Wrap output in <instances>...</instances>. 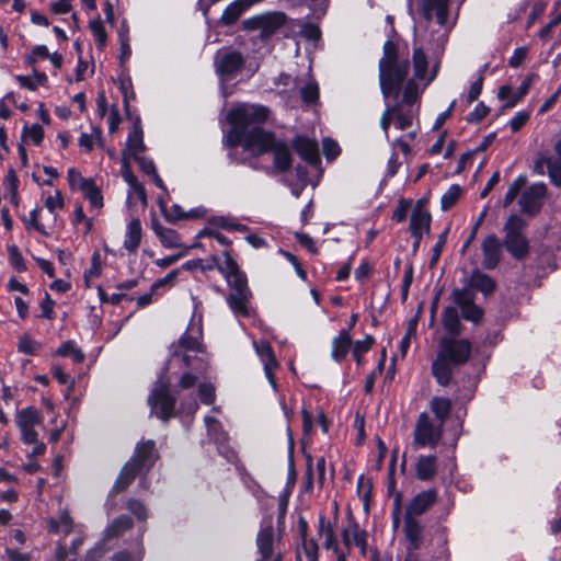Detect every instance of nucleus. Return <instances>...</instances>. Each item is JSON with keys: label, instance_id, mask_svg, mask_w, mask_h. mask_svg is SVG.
<instances>
[{"label": "nucleus", "instance_id": "nucleus-8", "mask_svg": "<svg viewBox=\"0 0 561 561\" xmlns=\"http://www.w3.org/2000/svg\"><path fill=\"white\" fill-rule=\"evenodd\" d=\"M245 64L243 55L234 48L222 47L214 57L215 72L219 78L220 90L225 98L232 93L227 85L241 72Z\"/></svg>", "mask_w": 561, "mask_h": 561}, {"label": "nucleus", "instance_id": "nucleus-10", "mask_svg": "<svg viewBox=\"0 0 561 561\" xmlns=\"http://www.w3.org/2000/svg\"><path fill=\"white\" fill-rule=\"evenodd\" d=\"M148 403L151 408V414L164 422L174 415L176 398L171 393L169 381L164 376H159L149 397Z\"/></svg>", "mask_w": 561, "mask_h": 561}, {"label": "nucleus", "instance_id": "nucleus-13", "mask_svg": "<svg viewBox=\"0 0 561 561\" xmlns=\"http://www.w3.org/2000/svg\"><path fill=\"white\" fill-rule=\"evenodd\" d=\"M230 287V294L227 302L236 316H250L249 302L252 293L248 286V279L244 273L237 274L236 277H229L227 280Z\"/></svg>", "mask_w": 561, "mask_h": 561}, {"label": "nucleus", "instance_id": "nucleus-37", "mask_svg": "<svg viewBox=\"0 0 561 561\" xmlns=\"http://www.w3.org/2000/svg\"><path fill=\"white\" fill-rule=\"evenodd\" d=\"M133 519L127 515H121L115 518L110 526L105 529L104 540H110L114 537H118L126 530L131 528Z\"/></svg>", "mask_w": 561, "mask_h": 561}, {"label": "nucleus", "instance_id": "nucleus-26", "mask_svg": "<svg viewBox=\"0 0 561 561\" xmlns=\"http://www.w3.org/2000/svg\"><path fill=\"white\" fill-rule=\"evenodd\" d=\"M437 457L434 455H421L415 463V476L421 481H431L437 473Z\"/></svg>", "mask_w": 561, "mask_h": 561}, {"label": "nucleus", "instance_id": "nucleus-42", "mask_svg": "<svg viewBox=\"0 0 561 561\" xmlns=\"http://www.w3.org/2000/svg\"><path fill=\"white\" fill-rule=\"evenodd\" d=\"M527 178L525 175H518L508 186L507 192L503 198V206L507 207L519 194L520 190L526 185Z\"/></svg>", "mask_w": 561, "mask_h": 561}, {"label": "nucleus", "instance_id": "nucleus-36", "mask_svg": "<svg viewBox=\"0 0 561 561\" xmlns=\"http://www.w3.org/2000/svg\"><path fill=\"white\" fill-rule=\"evenodd\" d=\"M211 260L217 264L218 270L225 276L226 280H229V277H236L237 274L243 273L239 270L237 262L231 257L228 250L224 252L222 262H219V259L216 255H213Z\"/></svg>", "mask_w": 561, "mask_h": 561}, {"label": "nucleus", "instance_id": "nucleus-38", "mask_svg": "<svg viewBox=\"0 0 561 561\" xmlns=\"http://www.w3.org/2000/svg\"><path fill=\"white\" fill-rule=\"evenodd\" d=\"M431 410L435 415L434 421L444 426L451 410V402L446 398L435 397L431 401Z\"/></svg>", "mask_w": 561, "mask_h": 561}, {"label": "nucleus", "instance_id": "nucleus-32", "mask_svg": "<svg viewBox=\"0 0 561 561\" xmlns=\"http://www.w3.org/2000/svg\"><path fill=\"white\" fill-rule=\"evenodd\" d=\"M318 531L321 537L324 538L323 547L327 550H332L333 552H339V543L336 537L334 535L333 525L331 522L327 520L323 515L319 517V526Z\"/></svg>", "mask_w": 561, "mask_h": 561}, {"label": "nucleus", "instance_id": "nucleus-16", "mask_svg": "<svg viewBox=\"0 0 561 561\" xmlns=\"http://www.w3.org/2000/svg\"><path fill=\"white\" fill-rule=\"evenodd\" d=\"M546 192L547 187L542 182L535 183L523 192L518 202L522 213L536 214L541 207Z\"/></svg>", "mask_w": 561, "mask_h": 561}, {"label": "nucleus", "instance_id": "nucleus-43", "mask_svg": "<svg viewBox=\"0 0 561 561\" xmlns=\"http://www.w3.org/2000/svg\"><path fill=\"white\" fill-rule=\"evenodd\" d=\"M158 203L161 211L163 213L165 219L170 222H174L181 219H184L185 216H192L191 214H185L180 205H172L170 209L167 208L165 203L161 197L158 198Z\"/></svg>", "mask_w": 561, "mask_h": 561}, {"label": "nucleus", "instance_id": "nucleus-35", "mask_svg": "<svg viewBox=\"0 0 561 561\" xmlns=\"http://www.w3.org/2000/svg\"><path fill=\"white\" fill-rule=\"evenodd\" d=\"M543 168H547L550 181L556 186H561V163L552 157L542 158L537 162L536 169H540L539 173L543 174Z\"/></svg>", "mask_w": 561, "mask_h": 561}, {"label": "nucleus", "instance_id": "nucleus-63", "mask_svg": "<svg viewBox=\"0 0 561 561\" xmlns=\"http://www.w3.org/2000/svg\"><path fill=\"white\" fill-rule=\"evenodd\" d=\"M24 130L27 137L35 144L39 145L44 138V129L38 124H33L31 127L25 126Z\"/></svg>", "mask_w": 561, "mask_h": 561}, {"label": "nucleus", "instance_id": "nucleus-57", "mask_svg": "<svg viewBox=\"0 0 561 561\" xmlns=\"http://www.w3.org/2000/svg\"><path fill=\"white\" fill-rule=\"evenodd\" d=\"M49 56V51H48V48L47 46L45 45H36L33 49H32V53L26 56L25 58V62L27 65H35L37 62V60L39 59H46L48 58Z\"/></svg>", "mask_w": 561, "mask_h": 561}, {"label": "nucleus", "instance_id": "nucleus-28", "mask_svg": "<svg viewBox=\"0 0 561 561\" xmlns=\"http://www.w3.org/2000/svg\"><path fill=\"white\" fill-rule=\"evenodd\" d=\"M48 531L56 535L68 536L73 530V520L68 511L62 510L57 517L47 519Z\"/></svg>", "mask_w": 561, "mask_h": 561}, {"label": "nucleus", "instance_id": "nucleus-54", "mask_svg": "<svg viewBox=\"0 0 561 561\" xmlns=\"http://www.w3.org/2000/svg\"><path fill=\"white\" fill-rule=\"evenodd\" d=\"M127 508L136 516L140 522H145L148 518V511L145 504L136 499H130L127 503Z\"/></svg>", "mask_w": 561, "mask_h": 561}, {"label": "nucleus", "instance_id": "nucleus-15", "mask_svg": "<svg viewBox=\"0 0 561 561\" xmlns=\"http://www.w3.org/2000/svg\"><path fill=\"white\" fill-rule=\"evenodd\" d=\"M207 434L209 438L217 445L219 454H221L229 462H233L237 458V455L233 449H231L226 442L228 440V435L224 431L221 423L213 417L205 416L204 419Z\"/></svg>", "mask_w": 561, "mask_h": 561}, {"label": "nucleus", "instance_id": "nucleus-11", "mask_svg": "<svg viewBox=\"0 0 561 561\" xmlns=\"http://www.w3.org/2000/svg\"><path fill=\"white\" fill-rule=\"evenodd\" d=\"M525 221L517 215L508 217L504 225V245L513 257L520 260L528 253V242L523 230Z\"/></svg>", "mask_w": 561, "mask_h": 561}, {"label": "nucleus", "instance_id": "nucleus-64", "mask_svg": "<svg viewBox=\"0 0 561 561\" xmlns=\"http://www.w3.org/2000/svg\"><path fill=\"white\" fill-rule=\"evenodd\" d=\"M440 546L437 548L434 556L435 561H449L450 552L447 548V538L444 534L439 536Z\"/></svg>", "mask_w": 561, "mask_h": 561}, {"label": "nucleus", "instance_id": "nucleus-53", "mask_svg": "<svg viewBox=\"0 0 561 561\" xmlns=\"http://www.w3.org/2000/svg\"><path fill=\"white\" fill-rule=\"evenodd\" d=\"M119 90L123 94V104L125 112L129 114V98H135V92L131 89L130 79H119Z\"/></svg>", "mask_w": 561, "mask_h": 561}, {"label": "nucleus", "instance_id": "nucleus-50", "mask_svg": "<svg viewBox=\"0 0 561 561\" xmlns=\"http://www.w3.org/2000/svg\"><path fill=\"white\" fill-rule=\"evenodd\" d=\"M101 129L93 127L92 134L82 133L78 139L79 146L85 151H92L94 147V139H101Z\"/></svg>", "mask_w": 561, "mask_h": 561}, {"label": "nucleus", "instance_id": "nucleus-1", "mask_svg": "<svg viewBox=\"0 0 561 561\" xmlns=\"http://www.w3.org/2000/svg\"><path fill=\"white\" fill-rule=\"evenodd\" d=\"M449 1L422 0L423 21L414 26L413 36L414 76L405 84L403 100L387 106L380 118V126L387 139L391 122H394L399 130L412 125L416 113L414 103L419 96L416 81L424 80L427 85L437 76L449 33L456 24V18H449Z\"/></svg>", "mask_w": 561, "mask_h": 561}, {"label": "nucleus", "instance_id": "nucleus-2", "mask_svg": "<svg viewBox=\"0 0 561 561\" xmlns=\"http://www.w3.org/2000/svg\"><path fill=\"white\" fill-rule=\"evenodd\" d=\"M268 117V110L263 105L240 104L227 115L231 125L226 136V145L233 149L241 145L250 156H260L272 151L274 165L279 172H286L291 167V154L288 147L276 141L274 135L265 131L260 124Z\"/></svg>", "mask_w": 561, "mask_h": 561}, {"label": "nucleus", "instance_id": "nucleus-61", "mask_svg": "<svg viewBox=\"0 0 561 561\" xmlns=\"http://www.w3.org/2000/svg\"><path fill=\"white\" fill-rule=\"evenodd\" d=\"M179 276V270H173L168 273L164 277L157 279L151 286L152 291H158L160 288L169 286L171 287Z\"/></svg>", "mask_w": 561, "mask_h": 561}, {"label": "nucleus", "instance_id": "nucleus-3", "mask_svg": "<svg viewBox=\"0 0 561 561\" xmlns=\"http://www.w3.org/2000/svg\"><path fill=\"white\" fill-rule=\"evenodd\" d=\"M472 344L468 339L442 336L438 350L432 363V374L437 383L446 387L451 382L454 373L470 358Z\"/></svg>", "mask_w": 561, "mask_h": 561}, {"label": "nucleus", "instance_id": "nucleus-39", "mask_svg": "<svg viewBox=\"0 0 561 561\" xmlns=\"http://www.w3.org/2000/svg\"><path fill=\"white\" fill-rule=\"evenodd\" d=\"M156 234L160 238L161 243L167 248H175L180 244L179 236L175 230L164 228L160 224L152 225Z\"/></svg>", "mask_w": 561, "mask_h": 561}, {"label": "nucleus", "instance_id": "nucleus-31", "mask_svg": "<svg viewBox=\"0 0 561 561\" xmlns=\"http://www.w3.org/2000/svg\"><path fill=\"white\" fill-rule=\"evenodd\" d=\"M80 190L82 191L84 198L89 201L91 207L95 209H101L103 207L101 190L96 186L95 181L92 178L82 180Z\"/></svg>", "mask_w": 561, "mask_h": 561}, {"label": "nucleus", "instance_id": "nucleus-47", "mask_svg": "<svg viewBox=\"0 0 561 561\" xmlns=\"http://www.w3.org/2000/svg\"><path fill=\"white\" fill-rule=\"evenodd\" d=\"M39 348L41 344L31 339L27 334H24L19 339L18 351L20 353L35 355Z\"/></svg>", "mask_w": 561, "mask_h": 561}, {"label": "nucleus", "instance_id": "nucleus-22", "mask_svg": "<svg viewBox=\"0 0 561 561\" xmlns=\"http://www.w3.org/2000/svg\"><path fill=\"white\" fill-rule=\"evenodd\" d=\"M437 499L436 489H428L416 494L409 506L407 507V515L415 517L422 515L432 506Z\"/></svg>", "mask_w": 561, "mask_h": 561}, {"label": "nucleus", "instance_id": "nucleus-19", "mask_svg": "<svg viewBox=\"0 0 561 561\" xmlns=\"http://www.w3.org/2000/svg\"><path fill=\"white\" fill-rule=\"evenodd\" d=\"M432 216L426 209L422 201H419L411 214L409 230L411 236L423 238L424 234H430Z\"/></svg>", "mask_w": 561, "mask_h": 561}, {"label": "nucleus", "instance_id": "nucleus-34", "mask_svg": "<svg viewBox=\"0 0 561 561\" xmlns=\"http://www.w3.org/2000/svg\"><path fill=\"white\" fill-rule=\"evenodd\" d=\"M43 422V415L39 410L34 407H27L18 411L16 425L18 427L36 426Z\"/></svg>", "mask_w": 561, "mask_h": 561}, {"label": "nucleus", "instance_id": "nucleus-48", "mask_svg": "<svg viewBox=\"0 0 561 561\" xmlns=\"http://www.w3.org/2000/svg\"><path fill=\"white\" fill-rule=\"evenodd\" d=\"M301 548L307 561H318L319 546L314 539H308L302 535Z\"/></svg>", "mask_w": 561, "mask_h": 561}, {"label": "nucleus", "instance_id": "nucleus-41", "mask_svg": "<svg viewBox=\"0 0 561 561\" xmlns=\"http://www.w3.org/2000/svg\"><path fill=\"white\" fill-rule=\"evenodd\" d=\"M56 354L61 357L70 356L76 364L82 363L84 359L83 352L77 347L73 341L64 342L57 348Z\"/></svg>", "mask_w": 561, "mask_h": 561}, {"label": "nucleus", "instance_id": "nucleus-9", "mask_svg": "<svg viewBox=\"0 0 561 561\" xmlns=\"http://www.w3.org/2000/svg\"><path fill=\"white\" fill-rule=\"evenodd\" d=\"M202 327L199 323H191L185 331V333L179 340V347L185 351L183 355H180L178 351H173L169 365H172L178 359H180L183 365L187 368H192L195 370H202V366L206 365L202 357L191 356L188 352H194L195 354L204 355L203 346L201 343L202 339Z\"/></svg>", "mask_w": 561, "mask_h": 561}, {"label": "nucleus", "instance_id": "nucleus-24", "mask_svg": "<svg viewBox=\"0 0 561 561\" xmlns=\"http://www.w3.org/2000/svg\"><path fill=\"white\" fill-rule=\"evenodd\" d=\"M146 146L144 144V135H142V128L140 125L139 117L133 125L131 130L128 134L127 141H126V148L123 151H126L127 158H136L137 156H141V153L145 151Z\"/></svg>", "mask_w": 561, "mask_h": 561}, {"label": "nucleus", "instance_id": "nucleus-40", "mask_svg": "<svg viewBox=\"0 0 561 561\" xmlns=\"http://www.w3.org/2000/svg\"><path fill=\"white\" fill-rule=\"evenodd\" d=\"M247 10L243 2L241 0H236L231 2L224 11L220 21L225 25L233 24L241 14Z\"/></svg>", "mask_w": 561, "mask_h": 561}, {"label": "nucleus", "instance_id": "nucleus-7", "mask_svg": "<svg viewBox=\"0 0 561 561\" xmlns=\"http://www.w3.org/2000/svg\"><path fill=\"white\" fill-rule=\"evenodd\" d=\"M275 87L278 94L289 106H295L299 96L306 104H314L319 99V85L310 77L301 84L300 79L280 73L275 80Z\"/></svg>", "mask_w": 561, "mask_h": 561}, {"label": "nucleus", "instance_id": "nucleus-58", "mask_svg": "<svg viewBox=\"0 0 561 561\" xmlns=\"http://www.w3.org/2000/svg\"><path fill=\"white\" fill-rule=\"evenodd\" d=\"M411 202L405 198H400L398 205L392 214V219L397 222H403L407 219Z\"/></svg>", "mask_w": 561, "mask_h": 561}, {"label": "nucleus", "instance_id": "nucleus-23", "mask_svg": "<svg viewBox=\"0 0 561 561\" xmlns=\"http://www.w3.org/2000/svg\"><path fill=\"white\" fill-rule=\"evenodd\" d=\"M483 266L493 270L501 259V243L495 234L488 236L482 243Z\"/></svg>", "mask_w": 561, "mask_h": 561}, {"label": "nucleus", "instance_id": "nucleus-20", "mask_svg": "<svg viewBox=\"0 0 561 561\" xmlns=\"http://www.w3.org/2000/svg\"><path fill=\"white\" fill-rule=\"evenodd\" d=\"M341 537L347 550L354 545L359 548L363 556H366L368 534L356 522H351L347 527L343 528Z\"/></svg>", "mask_w": 561, "mask_h": 561}, {"label": "nucleus", "instance_id": "nucleus-59", "mask_svg": "<svg viewBox=\"0 0 561 561\" xmlns=\"http://www.w3.org/2000/svg\"><path fill=\"white\" fill-rule=\"evenodd\" d=\"M323 153L328 160H334L340 154V146L331 138L323 139Z\"/></svg>", "mask_w": 561, "mask_h": 561}, {"label": "nucleus", "instance_id": "nucleus-51", "mask_svg": "<svg viewBox=\"0 0 561 561\" xmlns=\"http://www.w3.org/2000/svg\"><path fill=\"white\" fill-rule=\"evenodd\" d=\"M198 396L203 404H213L216 398L215 387L209 382H203L198 386Z\"/></svg>", "mask_w": 561, "mask_h": 561}, {"label": "nucleus", "instance_id": "nucleus-52", "mask_svg": "<svg viewBox=\"0 0 561 561\" xmlns=\"http://www.w3.org/2000/svg\"><path fill=\"white\" fill-rule=\"evenodd\" d=\"M64 206L65 203L60 191H56L55 195H49L45 199V207L53 215H56L57 210H61Z\"/></svg>", "mask_w": 561, "mask_h": 561}, {"label": "nucleus", "instance_id": "nucleus-17", "mask_svg": "<svg viewBox=\"0 0 561 561\" xmlns=\"http://www.w3.org/2000/svg\"><path fill=\"white\" fill-rule=\"evenodd\" d=\"M256 547L261 554L260 559L283 561L282 552L274 551V529L271 523L261 527L256 537Z\"/></svg>", "mask_w": 561, "mask_h": 561}, {"label": "nucleus", "instance_id": "nucleus-33", "mask_svg": "<svg viewBox=\"0 0 561 561\" xmlns=\"http://www.w3.org/2000/svg\"><path fill=\"white\" fill-rule=\"evenodd\" d=\"M141 241V224L139 219H133L128 225L125 232L124 248L128 252H135Z\"/></svg>", "mask_w": 561, "mask_h": 561}, {"label": "nucleus", "instance_id": "nucleus-12", "mask_svg": "<svg viewBox=\"0 0 561 561\" xmlns=\"http://www.w3.org/2000/svg\"><path fill=\"white\" fill-rule=\"evenodd\" d=\"M443 436V425L422 412L413 431V443L417 448H435Z\"/></svg>", "mask_w": 561, "mask_h": 561}, {"label": "nucleus", "instance_id": "nucleus-29", "mask_svg": "<svg viewBox=\"0 0 561 561\" xmlns=\"http://www.w3.org/2000/svg\"><path fill=\"white\" fill-rule=\"evenodd\" d=\"M422 526L420 522L412 516L407 515L404 519V534L409 541V549L416 550L421 546Z\"/></svg>", "mask_w": 561, "mask_h": 561}, {"label": "nucleus", "instance_id": "nucleus-60", "mask_svg": "<svg viewBox=\"0 0 561 561\" xmlns=\"http://www.w3.org/2000/svg\"><path fill=\"white\" fill-rule=\"evenodd\" d=\"M4 186L11 193L12 201L16 198L19 179L14 170H9L4 178Z\"/></svg>", "mask_w": 561, "mask_h": 561}, {"label": "nucleus", "instance_id": "nucleus-30", "mask_svg": "<svg viewBox=\"0 0 561 561\" xmlns=\"http://www.w3.org/2000/svg\"><path fill=\"white\" fill-rule=\"evenodd\" d=\"M352 345L351 334L348 330H342L332 341L331 356L335 362H341L347 355Z\"/></svg>", "mask_w": 561, "mask_h": 561}, {"label": "nucleus", "instance_id": "nucleus-21", "mask_svg": "<svg viewBox=\"0 0 561 561\" xmlns=\"http://www.w3.org/2000/svg\"><path fill=\"white\" fill-rule=\"evenodd\" d=\"M293 146L300 158L309 164L314 165L320 162L319 148L314 140L304 136H297L293 141Z\"/></svg>", "mask_w": 561, "mask_h": 561}, {"label": "nucleus", "instance_id": "nucleus-49", "mask_svg": "<svg viewBox=\"0 0 561 561\" xmlns=\"http://www.w3.org/2000/svg\"><path fill=\"white\" fill-rule=\"evenodd\" d=\"M102 273V263H101V255L99 252H94L91 257V265L90 267L84 272V280L88 284L90 279L96 278Z\"/></svg>", "mask_w": 561, "mask_h": 561}, {"label": "nucleus", "instance_id": "nucleus-14", "mask_svg": "<svg viewBox=\"0 0 561 561\" xmlns=\"http://www.w3.org/2000/svg\"><path fill=\"white\" fill-rule=\"evenodd\" d=\"M286 20L287 18L283 12H267L244 20L242 26L247 31L260 30V37L266 39L284 26Z\"/></svg>", "mask_w": 561, "mask_h": 561}, {"label": "nucleus", "instance_id": "nucleus-4", "mask_svg": "<svg viewBox=\"0 0 561 561\" xmlns=\"http://www.w3.org/2000/svg\"><path fill=\"white\" fill-rule=\"evenodd\" d=\"M410 71V62L397 54V46L393 42L387 41L383 44V56L379 60V83L381 93L388 99L392 93L396 99L402 83Z\"/></svg>", "mask_w": 561, "mask_h": 561}, {"label": "nucleus", "instance_id": "nucleus-44", "mask_svg": "<svg viewBox=\"0 0 561 561\" xmlns=\"http://www.w3.org/2000/svg\"><path fill=\"white\" fill-rule=\"evenodd\" d=\"M461 195V187L458 184H453L440 198V206L443 210L451 208Z\"/></svg>", "mask_w": 561, "mask_h": 561}, {"label": "nucleus", "instance_id": "nucleus-27", "mask_svg": "<svg viewBox=\"0 0 561 561\" xmlns=\"http://www.w3.org/2000/svg\"><path fill=\"white\" fill-rule=\"evenodd\" d=\"M146 531V527H141L136 540L133 542L130 549L118 551L113 556V561H141L145 554V548L142 543V536Z\"/></svg>", "mask_w": 561, "mask_h": 561}, {"label": "nucleus", "instance_id": "nucleus-45", "mask_svg": "<svg viewBox=\"0 0 561 561\" xmlns=\"http://www.w3.org/2000/svg\"><path fill=\"white\" fill-rule=\"evenodd\" d=\"M8 252L9 261L13 268L19 273L25 272L27 267L19 248L15 244L9 245Z\"/></svg>", "mask_w": 561, "mask_h": 561}, {"label": "nucleus", "instance_id": "nucleus-62", "mask_svg": "<svg viewBox=\"0 0 561 561\" xmlns=\"http://www.w3.org/2000/svg\"><path fill=\"white\" fill-rule=\"evenodd\" d=\"M529 117L530 113L528 111L517 112L508 123L512 131H518L528 122Z\"/></svg>", "mask_w": 561, "mask_h": 561}, {"label": "nucleus", "instance_id": "nucleus-56", "mask_svg": "<svg viewBox=\"0 0 561 561\" xmlns=\"http://www.w3.org/2000/svg\"><path fill=\"white\" fill-rule=\"evenodd\" d=\"M122 176L124 181L128 184V186H131L133 184H136L138 182V179L133 173L130 165H129V158L126 157V151L122 152Z\"/></svg>", "mask_w": 561, "mask_h": 561}, {"label": "nucleus", "instance_id": "nucleus-5", "mask_svg": "<svg viewBox=\"0 0 561 561\" xmlns=\"http://www.w3.org/2000/svg\"><path fill=\"white\" fill-rule=\"evenodd\" d=\"M470 285L471 287L455 289L451 297L454 304L459 307L461 317L477 324L482 320L484 311L474 304L476 295L472 288L484 295H490L495 290L496 285L491 276L478 271L472 273Z\"/></svg>", "mask_w": 561, "mask_h": 561}, {"label": "nucleus", "instance_id": "nucleus-25", "mask_svg": "<svg viewBox=\"0 0 561 561\" xmlns=\"http://www.w3.org/2000/svg\"><path fill=\"white\" fill-rule=\"evenodd\" d=\"M457 308V306H448L444 308L442 313V324L445 330V334L443 336L459 337L461 335L462 324Z\"/></svg>", "mask_w": 561, "mask_h": 561}, {"label": "nucleus", "instance_id": "nucleus-46", "mask_svg": "<svg viewBox=\"0 0 561 561\" xmlns=\"http://www.w3.org/2000/svg\"><path fill=\"white\" fill-rule=\"evenodd\" d=\"M89 26H90V30H91L93 36L98 41L99 48L102 49L105 46L106 39H107L106 31H105L102 20L100 18L96 20H93L90 22Z\"/></svg>", "mask_w": 561, "mask_h": 561}, {"label": "nucleus", "instance_id": "nucleus-18", "mask_svg": "<svg viewBox=\"0 0 561 561\" xmlns=\"http://www.w3.org/2000/svg\"><path fill=\"white\" fill-rule=\"evenodd\" d=\"M253 347L263 364L264 373L268 382L271 383L272 388L277 391V382L274 377V369L278 367V363L274 356L270 343L266 341L257 342L254 340Z\"/></svg>", "mask_w": 561, "mask_h": 561}, {"label": "nucleus", "instance_id": "nucleus-6", "mask_svg": "<svg viewBox=\"0 0 561 561\" xmlns=\"http://www.w3.org/2000/svg\"><path fill=\"white\" fill-rule=\"evenodd\" d=\"M157 459L156 444L147 440L137 445L134 457L123 467L113 486V492L125 490L138 473L148 471Z\"/></svg>", "mask_w": 561, "mask_h": 561}, {"label": "nucleus", "instance_id": "nucleus-55", "mask_svg": "<svg viewBox=\"0 0 561 561\" xmlns=\"http://www.w3.org/2000/svg\"><path fill=\"white\" fill-rule=\"evenodd\" d=\"M375 340L371 335H366L363 340H357L353 344V357L363 356L373 346Z\"/></svg>", "mask_w": 561, "mask_h": 561}]
</instances>
